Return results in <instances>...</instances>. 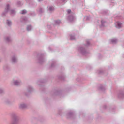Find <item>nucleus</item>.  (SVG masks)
Here are the masks:
<instances>
[{"instance_id": "f257e3e1", "label": "nucleus", "mask_w": 124, "mask_h": 124, "mask_svg": "<svg viewBox=\"0 0 124 124\" xmlns=\"http://www.w3.org/2000/svg\"><path fill=\"white\" fill-rule=\"evenodd\" d=\"M90 45L89 41L87 40L86 41V44L84 45L83 46L79 47L78 50L81 54L84 55H86L88 52L86 50V48Z\"/></svg>"}, {"instance_id": "f03ea898", "label": "nucleus", "mask_w": 124, "mask_h": 124, "mask_svg": "<svg viewBox=\"0 0 124 124\" xmlns=\"http://www.w3.org/2000/svg\"><path fill=\"white\" fill-rule=\"evenodd\" d=\"M37 61L40 64L43 63L45 61L44 55L42 54H39L38 55Z\"/></svg>"}, {"instance_id": "7ed1b4c3", "label": "nucleus", "mask_w": 124, "mask_h": 124, "mask_svg": "<svg viewBox=\"0 0 124 124\" xmlns=\"http://www.w3.org/2000/svg\"><path fill=\"white\" fill-rule=\"evenodd\" d=\"M11 116L12 118L11 121H18V116L16 113L12 112Z\"/></svg>"}, {"instance_id": "20e7f679", "label": "nucleus", "mask_w": 124, "mask_h": 124, "mask_svg": "<svg viewBox=\"0 0 124 124\" xmlns=\"http://www.w3.org/2000/svg\"><path fill=\"white\" fill-rule=\"evenodd\" d=\"M10 5L9 4H8L6 5L4 11L3 12L2 14V16H4L6 14L10 11Z\"/></svg>"}, {"instance_id": "39448f33", "label": "nucleus", "mask_w": 124, "mask_h": 124, "mask_svg": "<svg viewBox=\"0 0 124 124\" xmlns=\"http://www.w3.org/2000/svg\"><path fill=\"white\" fill-rule=\"evenodd\" d=\"M74 13L71 14V15L69 16L68 17L67 19L70 22L73 21L75 19V17L74 16Z\"/></svg>"}, {"instance_id": "423d86ee", "label": "nucleus", "mask_w": 124, "mask_h": 124, "mask_svg": "<svg viewBox=\"0 0 124 124\" xmlns=\"http://www.w3.org/2000/svg\"><path fill=\"white\" fill-rule=\"evenodd\" d=\"M33 90V88L31 86H28L27 88V93H28V94L25 93V95L26 96H28V94L30 93Z\"/></svg>"}, {"instance_id": "0eeeda50", "label": "nucleus", "mask_w": 124, "mask_h": 124, "mask_svg": "<svg viewBox=\"0 0 124 124\" xmlns=\"http://www.w3.org/2000/svg\"><path fill=\"white\" fill-rule=\"evenodd\" d=\"M118 96L119 98H123L124 97V94L122 91H120L118 93Z\"/></svg>"}, {"instance_id": "6e6552de", "label": "nucleus", "mask_w": 124, "mask_h": 124, "mask_svg": "<svg viewBox=\"0 0 124 124\" xmlns=\"http://www.w3.org/2000/svg\"><path fill=\"white\" fill-rule=\"evenodd\" d=\"M14 85L16 86H18L20 85L21 84V81L20 80H15L13 81Z\"/></svg>"}, {"instance_id": "1a4fd4ad", "label": "nucleus", "mask_w": 124, "mask_h": 124, "mask_svg": "<svg viewBox=\"0 0 124 124\" xmlns=\"http://www.w3.org/2000/svg\"><path fill=\"white\" fill-rule=\"evenodd\" d=\"M75 115L74 113L71 112H70L67 115V117L68 118H73Z\"/></svg>"}, {"instance_id": "9d476101", "label": "nucleus", "mask_w": 124, "mask_h": 124, "mask_svg": "<svg viewBox=\"0 0 124 124\" xmlns=\"http://www.w3.org/2000/svg\"><path fill=\"white\" fill-rule=\"evenodd\" d=\"M6 41L8 43H9L12 41V39L10 36L6 37L5 38Z\"/></svg>"}, {"instance_id": "9b49d317", "label": "nucleus", "mask_w": 124, "mask_h": 124, "mask_svg": "<svg viewBox=\"0 0 124 124\" xmlns=\"http://www.w3.org/2000/svg\"><path fill=\"white\" fill-rule=\"evenodd\" d=\"M12 61L13 63H16L17 62V58L15 55H14L13 56Z\"/></svg>"}, {"instance_id": "f8f14e48", "label": "nucleus", "mask_w": 124, "mask_h": 124, "mask_svg": "<svg viewBox=\"0 0 124 124\" xmlns=\"http://www.w3.org/2000/svg\"><path fill=\"white\" fill-rule=\"evenodd\" d=\"M122 23L118 22L115 23V25L116 27L119 28L121 27Z\"/></svg>"}, {"instance_id": "ddd939ff", "label": "nucleus", "mask_w": 124, "mask_h": 124, "mask_svg": "<svg viewBox=\"0 0 124 124\" xmlns=\"http://www.w3.org/2000/svg\"><path fill=\"white\" fill-rule=\"evenodd\" d=\"M54 95H58L60 94L61 92L57 90H54L53 91Z\"/></svg>"}, {"instance_id": "4468645a", "label": "nucleus", "mask_w": 124, "mask_h": 124, "mask_svg": "<svg viewBox=\"0 0 124 124\" xmlns=\"http://www.w3.org/2000/svg\"><path fill=\"white\" fill-rule=\"evenodd\" d=\"M27 107V105L24 103L21 104L19 106L20 108L23 109L26 108Z\"/></svg>"}, {"instance_id": "2eb2a0df", "label": "nucleus", "mask_w": 124, "mask_h": 124, "mask_svg": "<svg viewBox=\"0 0 124 124\" xmlns=\"http://www.w3.org/2000/svg\"><path fill=\"white\" fill-rule=\"evenodd\" d=\"M27 18L25 17H22L20 19V21L22 22H25L27 21Z\"/></svg>"}, {"instance_id": "dca6fc26", "label": "nucleus", "mask_w": 124, "mask_h": 124, "mask_svg": "<svg viewBox=\"0 0 124 124\" xmlns=\"http://www.w3.org/2000/svg\"><path fill=\"white\" fill-rule=\"evenodd\" d=\"M101 91H104L106 89L105 86L103 85H101L99 87Z\"/></svg>"}, {"instance_id": "f3484780", "label": "nucleus", "mask_w": 124, "mask_h": 124, "mask_svg": "<svg viewBox=\"0 0 124 124\" xmlns=\"http://www.w3.org/2000/svg\"><path fill=\"white\" fill-rule=\"evenodd\" d=\"M101 24L100 25V27H102L105 26V24L106 22L102 20L101 21Z\"/></svg>"}, {"instance_id": "a211bd4d", "label": "nucleus", "mask_w": 124, "mask_h": 124, "mask_svg": "<svg viewBox=\"0 0 124 124\" xmlns=\"http://www.w3.org/2000/svg\"><path fill=\"white\" fill-rule=\"evenodd\" d=\"M32 29V26L30 25H28L27 27V30L28 31H29L31 30Z\"/></svg>"}, {"instance_id": "6ab92c4d", "label": "nucleus", "mask_w": 124, "mask_h": 124, "mask_svg": "<svg viewBox=\"0 0 124 124\" xmlns=\"http://www.w3.org/2000/svg\"><path fill=\"white\" fill-rule=\"evenodd\" d=\"M4 69L5 70H9V66L8 65H5L3 67Z\"/></svg>"}, {"instance_id": "aec40b11", "label": "nucleus", "mask_w": 124, "mask_h": 124, "mask_svg": "<svg viewBox=\"0 0 124 124\" xmlns=\"http://www.w3.org/2000/svg\"><path fill=\"white\" fill-rule=\"evenodd\" d=\"M111 41L112 44H115L117 42L118 40L114 38L111 39Z\"/></svg>"}, {"instance_id": "412c9836", "label": "nucleus", "mask_w": 124, "mask_h": 124, "mask_svg": "<svg viewBox=\"0 0 124 124\" xmlns=\"http://www.w3.org/2000/svg\"><path fill=\"white\" fill-rule=\"evenodd\" d=\"M48 10L50 12L52 11H53L54 10V8L53 6H49L48 7Z\"/></svg>"}, {"instance_id": "4be33fe9", "label": "nucleus", "mask_w": 124, "mask_h": 124, "mask_svg": "<svg viewBox=\"0 0 124 124\" xmlns=\"http://www.w3.org/2000/svg\"><path fill=\"white\" fill-rule=\"evenodd\" d=\"M75 38L74 35L71 34L70 35V39L71 40H75Z\"/></svg>"}, {"instance_id": "5701e85b", "label": "nucleus", "mask_w": 124, "mask_h": 124, "mask_svg": "<svg viewBox=\"0 0 124 124\" xmlns=\"http://www.w3.org/2000/svg\"><path fill=\"white\" fill-rule=\"evenodd\" d=\"M7 23L8 26H10L11 25L12 22L10 21L9 20H7Z\"/></svg>"}, {"instance_id": "b1692460", "label": "nucleus", "mask_w": 124, "mask_h": 124, "mask_svg": "<svg viewBox=\"0 0 124 124\" xmlns=\"http://www.w3.org/2000/svg\"><path fill=\"white\" fill-rule=\"evenodd\" d=\"M10 124H18V121H11Z\"/></svg>"}, {"instance_id": "393cba45", "label": "nucleus", "mask_w": 124, "mask_h": 124, "mask_svg": "<svg viewBox=\"0 0 124 124\" xmlns=\"http://www.w3.org/2000/svg\"><path fill=\"white\" fill-rule=\"evenodd\" d=\"M27 13V11L25 10H22L20 12V13L21 14H25Z\"/></svg>"}, {"instance_id": "a878e982", "label": "nucleus", "mask_w": 124, "mask_h": 124, "mask_svg": "<svg viewBox=\"0 0 124 124\" xmlns=\"http://www.w3.org/2000/svg\"><path fill=\"white\" fill-rule=\"evenodd\" d=\"M98 72L99 74H101L103 73V71L102 69H99L98 70Z\"/></svg>"}, {"instance_id": "bb28decb", "label": "nucleus", "mask_w": 124, "mask_h": 124, "mask_svg": "<svg viewBox=\"0 0 124 124\" xmlns=\"http://www.w3.org/2000/svg\"><path fill=\"white\" fill-rule=\"evenodd\" d=\"M5 101L6 103L7 104L9 103L10 102V100L8 99H6Z\"/></svg>"}, {"instance_id": "cd10ccee", "label": "nucleus", "mask_w": 124, "mask_h": 124, "mask_svg": "<svg viewBox=\"0 0 124 124\" xmlns=\"http://www.w3.org/2000/svg\"><path fill=\"white\" fill-rule=\"evenodd\" d=\"M44 10L43 9L41 8H40L39 10V12L40 13H43L44 12Z\"/></svg>"}, {"instance_id": "c85d7f7f", "label": "nucleus", "mask_w": 124, "mask_h": 124, "mask_svg": "<svg viewBox=\"0 0 124 124\" xmlns=\"http://www.w3.org/2000/svg\"><path fill=\"white\" fill-rule=\"evenodd\" d=\"M55 62L54 61H53L52 63L51 66V67L52 68L54 67L55 66Z\"/></svg>"}, {"instance_id": "c756f323", "label": "nucleus", "mask_w": 124, "mask_h": 124, "mask_svg": "<svg viewBox=\"0 0 124 124\" xmlns=\"http://www.w3.org/2000/svg\"><path fill=\"white\" fill-rule=\"evenodd\" d=\"M10 13L11 14H15V11L13 10H10Z\"/></svg>"}, {"instance_id": "7c9ffc66", "label": "nucleus", "mask_w": 124, "mask_h": 124, "mask_svg": "<svg viewBox=\"0 0 124 124\" xmlns=\"http://www.w3.org/2000/svg\"><path fill=\"white\" fill-rule=\"evenodd\" d=\"M56 24H58L61 23V21L59 20L55 21V22Z\"/></svg>"}, {"instance_id": "2f4dec72", "label": "nucleus", "mask_w": 124, "mask_h": 124, "mask_svg": "<svg viewBox=\"0 0 124 124\" xmlns=\"http://www.w3.org/2000/svg\"><path fill=\"white\" fill-rule=\"evenodd\" d=\"M59 78L61 80H64L65 79V77L63 76H61L59 77Z\"/></svg>"}, {"instance_id": "473e14b6", "label": "nucleus", "mask_w": 124, "mask_h": 124, "mask_svg": "<svg viewBox=\"0 0 124 124\" xmlns=\"http://www.w3.org/2000/svg\"><path fill=\"white\" fill-rule=\"evenodd\" d=\"M90 16H86L85 17V19L87 20H89L90 19Z\"/></svg>"}, {"instance_id": "72a5a7b5", "label": "nucleus", "mask_w": 124, "mask_h": 124, "mask_svg": "<svg viewBox=\"0 0 124 124\" xmlns=\"http://www.w3.org/2000/svg\"><path fill=\"white\" fill-rule=\"evenodd\" d=\"M67 13L68 14H69L71 13V14L73 13H71V10L70 9H68L67 11Z\"/></svg>"}, {"instance_id": "f704fd0d", "label": "nucleus", "mask_w": 124, "mask_h": 124, "mask_svg": "<svg viewBox=\"0 0 124 124\" xmlns=\"http://www.w3.org/2000/svg\"><path fill=\"white\" fill-rule=\"evenodd\" d=\"M4 90L3 89L1 88H0V94H1L3 93Z\"/></svg>"}, {"instance_id": "c9c22d12", "label": "nucleus", "mask_w": 124, "mask_h": 124, "mask_svg": "<svg viewBox=\"0 0 124 124\" xmlns=\"http://www.w3.org/2000/svg\"><path fill=\"white\" fill-rule=\"evenodd\" d=\"M30 14L31 16H33L35 15V14L34 12H33L32 13H30Z\"/></svg>"}, {"instance_id": "e433bc0d", "label": "nucleus", "mask_w": 124, "mask_h": 124, "mask_svg": "<svg viewBox=\"0 0 124 124\" xmlns=\"http://www.w3.org/2000/svg\"><path fill=\"white\" fill-rule=\"evenodd\" d=\"M17 4L19 6H20L21 5V2L20 1H18L17 2Z\"/></svg>"}, {"instance_id": "4c0bfd02", "label": "nucleus", "mask_w": 124, "mask_h": 124, "mask_svg": "<svg viewBox=\"0 0 124 124\" xmlns=\"http://www.w3.org/2000/svg\"><path fill=\"white\" fill-rule=\"evenodd\" d=\"M66 0H61V2H60V3H61L62 2H65Z\"/></svg>"}, {"instance_id": "58836bf2", "label": "nucleus", "mask_w": 124, "mask_h": 124, "mask_svg": "<svg viewBox=\"0 0 124 124\" xmlns=\"http://www.w3.org/2000/svg\"><path fill=\"white\" fill-rule=\"evenodd\" d=\"M106 108V105H104L103 106V108L104 109H105Z\"/></svg>"}, {"instance_id": "ea45409f", "label": "nucleus", "mask_w": 124, "mask_h": 124, "mask_svg": "<svg viewBox=\"0 0 124 124\" xmlns=\"http://www.w3.org/2000/svg\"><path fill=\"white\" fill-rule=\"evenodd\" d=\"M47 26V27L49 29H50L51 28V26L50 25H48Z\"/></svg>"}, {"instance_id": "a19ab883", "label": "nucleus", "mask_w": 124, "mask_h": 124, "mask_svg": "<svg viewBox=\"0 0 124 124\" xmlns=\"http://www.w3.org/2000/svg\"><path fill=\"white\" fill-rule=\"evenodd\" d=\"M38 2H40L41 1H43V0H38Z\"/></svg>"}, {"instance_id": "79ce46f5", "label": "nucleus", "mask_w": 124, "mask_h": 124, "mask_svg": "<svg viewBox=\"0 0 124 124\" xmlns=\"http://www.w3.org/2000/svg\"><path fill=\"white\" fill-rule=\"evenodd\" d=\"M48 49L50 51H51V48L50 47H49Z\"/></svg>"}, {"instance_id": "37998d69", "label": "nucleus", "mask_w": 124, "mask_h": 124, "mask_svg": "<svg viewBox=\"0 0 124 124\" xmlns=\"http://www.w3.org/2000/svg\"><path fill=\"white\" fill-rule=\"evenodd\" d=\"M2 0H0V1H1Z\"/></svg>"}]
</instances>
